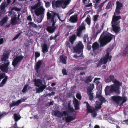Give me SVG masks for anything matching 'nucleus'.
Masks as SVG:
<instances>
[{
	"label": "nucleus",
	"instance_id": "45",
	"mask_svg": "<svg viewBox=\"0 0 128 128\" xmlns=\"http://www.w3.org/2000/svg\"><path fill=\"white\" fill-rule=\"evenodd\" d=\"M73 102L74 105H79L78 100L75 98L74 99Z\"/></svg>",
	"mask_w": 128,
	"mask_h": 128
},
{
	"label": "nucleus",
	"instance_id": "58",
	"mask_svg": "<svg viewBox=\"0 0 128 128\" xmlns=\"http://www.w3.org/2000/svg\"><path fill=\"white\" fill-rule=\"evenodd\" d=\"M6 74L5 73H2L0 74V77L2 79L4 77H5Z\"/></svg>",
	"mask_w": 128,
	"mask_h": 128
},
{
	"label": "nucleus",
	"instance_id": "47",
	"mask_svg": "<svg viewBox=\"0 0 128 128\" xmlns=\"http://www.w3.org/2000/svg\"><path fill=\"white\" fill-rule=\"evenodd\" d=\"M106 1H104L102 3H101L98 6L99 9L101 10L102 9V6H103L104 4L105 3Z\"/></svg>",
	"mask_w": 128,
	"mask_h": 128
},
{
	"label": "nucleus",
	"instance_id": "18",
	"mask_svg": "<svg viewBox=\"0 0 128 128\" xmlns=\"http://www.w3.org/2000/svg\"><path fill=\"white\" fill-rule=\"evenodd\" d=\"M78 15L76 14L71 16L70 18V21L72 23L76 22L78 20Z\"/></svg>",
	"mask_w": 128,
	"mask_h": 128
},
{
	"label": "nucleus",
	"instance_id": "21",
	"mask_svg": "<svg viewBox=\"0 0 128 128\" xmlns=\"http://www.w3.org/2000/svg\"><path fill=\"white\" fill-rule=\"evenodd\" d=\"M56 27L55 26H48L46 28V30L49 33L52 34L55 31V29L56 28Z\"/></svg>",
	"mask_w": 128,
	"mask_h": 128
},
{
	"label": "nucleus",
	"instance_id": "53",
	"mask_svg": "<svg viewBox=\"0 0 128 128\" xmlns=\"http://www.w3.org/2000/svg\"><path fill=\"white\" fill-rule=\"evenodd\" d=\"M21 33V32H20L19 33H18L15 36L14 38L12 40H14L17 39L18 38L19 36L20 35Z\"/></svg>",
	"mask_w": 128,
	"mask_h": 128
},
{
	"label": "nucleus",
	"instance_id": "59",
	"mask_svg": "<svg viewBox=\"0 0 128 128\" xmlns=\"http://www.w3.org/2000/svg\"><path fill=\"white\" fill-rule=\"evenodd\" d=\"M45 6L46 8H49L50 6V3L49 2H46Z\"/></svg>",
	"mask_w": 128,
	"mask_h": 128
},
{
	"label": "nucleus",
	"instance_id": "33",
	"mask_svg": "<svg viewBox=\"0 0 128 128\" xmlns=\"http://www.w3.org/2000/svg\"><path fill=\"white\" fill-rule=\"evenodd\" d=\"M99 45L96 42L93 43L92 46L93 50L94 51L97 50L99 48Z\"/></svg>",
	"mask_w": 128,
	"mask_h": 128
},
{
	"label": "nucleus",
	"instance_id": "29",
	"mask_svg": "<svg viewBox=\"0 0 128 128\" xmlns=\"http://www.w3.org/2000/svg\"><path fill=\"white\" fill-rule=\"evenodd\" d=\"M94 84H90L87 89V94L92 93V92L93 89L94 88Z\"/></svg>",
	"mask_w": 128,
	"mask_h": 128
},
{
	"label": "nucleus",
	"instance_id": "1",
	"mask_svg": "<svg viewBox=\"0 0 128 128\" xmlns=\"http://www.w3.org/2000/svg\"><path fill=\"white\" fill-rule=\"evenodd\" d=\"M111 81L114 83L110 86H107L105 89V92L106 95H110L111 93H114L117 94L120 93V87L122 86V83L114 79V75H110L109 76Z\"/></svg>",
	"mask_w": 128,
	"mask_h": 128
},
{
	"label": "nucleus",
	"instance_id": "64",
	"mask_svg": "<svg viewBox=\"0 0 128 128\" xmlns=\"http://www.w3.org/2000/svg\"><path fill=\"white\" fill-rule=\"evenodd\" d=\"M27 19L28 20L30 21H32V18L30 15H29L28 16Z\"/></svg>",
	"mask_w": 128,
	"mask_h": 128
},
{
	"label": "nucleus",
	"instance_id": "5",
	"mask_svg": "<svg viewBox=\"0 0 128 128\" xmlns=\"http://www.w3.org/2000/svg\"><path fill=\"white\" fill-rule=\"evenodd\" d=\"M53 13V14H52L49 12H48L47 13V19L48 20H50V22H52V25L54 26L55 25L56 22V19H55V18L56 16H57L58 19L62 22L63 21V20H62L60 17L59 16L58 14L54 12H52Z\"/></svg>",
	"mask_w": 128,
	"mask_h": 128
},
{
	"label": "nucleus",
	"instance_id": "63",
	"mask_svg": "<svg viewBox=\"0 0 128 128\" xmlns=\"http://www.w3.org/2000/svg\"><path fill=\"white\" fill-rule=\"evenodd\" d=\"M75 110H78L79 108V105H74Z\"/></svg>",
	"mask_w": 128,
	"mask_h": 128
},
{
	"label": "nucleus",
	"instance_id": "9",
	"mask_svg": "<svg viewBox=\"0 0 128 128\" xmlns=\"http://www.w3.org/2000/svg\"><path fill=\"white\" fill-rule=\"evenodd\" d=\"M45 10L43 7L41 6L34 11V13L37 16H40L42 17L44 16Z\"/></svg>",
	"mask_w": 128,
	"mask_h": 128
},
{
	"label": "nucleus",
	"instance_id": "32",
	"mask_svg": "<svg viewBox=\"0 0 128 128\" xmlns=\"http://www.w3.org/2000/svg\"><path fill=\"white\" fill-rule=\"evenodd\" d=\"M67 58V57L66 56H61L60 57V60L64 64H66V59Z\"/></svg>",
	"mask_w": 128,
	"mask_h": 128
},
{
	"label": "nucleus",
	"instance_id": "24",
	"mask_svg": "<svg viewBox=\"0 0 128 128\" xmlns=\"http://www.w3.org/2000/svg\"><path fill=\"white\" fill-rule=\"evenodd\" d=\"M109 55V53L108 52H107L106 54L105 55L104 57L101 58L100 59H102V62H103L104 64H106L107 62Z\"/></svg>",
	"mask_w": 128,
	"mask_h": 128
},
{
	"label": "nucleus",
	"instance_id": "36",
	"mask_svg": "<svg viewBox=\"0 0 128 128\" xmlns=\"http://www.w3.org/2000/svg\"><path fill=\"white\" fill-rule=\"evenodd\" d=\"M7 6V5H6L5 2H2V3L0 6V8L2 10H4L5 7Z\"/></svg>",
	"mask_w": 128,
	"mask_h": 128
},
{
	"label": "nucleus",
	"instance_id": "62",
	"mask_svg": "<svg viewBox=\"0 0 128 128\" xmlns=\"http://www.w3.org/2000/svg\"><path fill=\"white\" fill-rule=\"evenodd\" d=\"M12 10H14L16 11H20V9L16 7H14L12 8Z\"/></svg>",
	"mask_w": 128,
	"mask_h": 128
},
{
	"label": "nucleus",
	"instance_id": "31",
	"mask_svg": "<svg viewBox=\"0 0 128 128\" xmlns=\"http://www.w3.org/2000/svg\"><path fill=\"white\" fill-rule=\"evenodd\" d=\"M41 4V2H38L37 3L34 5L31 6V10H36L38 9L39 7Z\"/></svg>",
	"mask_w": 128,
	"mask_h": 128
},
{
	"label": "nucleus",
	"instance_id": "16",
	"mask_svg": "<svg viewBox=\"0 0 128 128\" xmlns=\"http://www.w3.org/2000/svg\"><path fill=\"white\" fill-rule=\"evenodd\" d=\"M112 26L113 31L114 32L117 33L120 30V24H112Z\"/></svg>",
	"mask_w": 128,
	"mask_h": 128
},
{
	"label": "nucleus",
	"instance_id": "22",
	"mask_svg": "<svg viewBox=\"0 0 128 128\" xmlns=\"http://www.w3.org/2000/svg\"><path fill=\"white\" fill-rule=\"evenodd\" d=\"M75 119V117L74 116H66L65 118L66 123L70 122L74 120Z\"/></svg>",
	"mask_w": 128,
	"mask_h": 128
},
{
	"label": "nucleus",
	"instance_id": "49",
	"mask_svg": "<svg viewBox=\"0 0 128 128\" xmlns=\"http://www.w3.org/2000/svg\"><path fill=\"white\" fill-rule=\"evenodd\" d=\"M74 12L72 9L70 10L66 14L67 16H69L70 15Z\"/></svg>",
	"mask_w": 128,
	"mask_h": 128
},
{
	"label": "nucleus",
	"instance_id": "61",
	"mask_svg": "<svg viewBox=\"0 0 128 128\" xmlns=\"http://www.w3.org/2000/svg\"><path fill=\"white\" fill-rule=\"evenodd\" d=\"M105 81L106 82H111L109 78H105Z\"/></svg>",
	"mask_w": 128,
	"mask_h": 128
},
{
	"label": "nucleus",
	"instance_id": "6",
	"mask_svg": "<svg viewBox=\"0 0 128 128\" xmlns=\"http://www.w3.org/2000/svg\"><path fill=\"white\" fill-rule=\"evenodd\" d=\"M9 14L11 15V20L10 23L12 25L16 24L17 22V20H19L20 19L19 18L20 14H18L17 17V15L15 12L11 11L9 12Z\"/></svg>",
	"mask_w": 128,
	"mask_h": 128
},
{
	"label": "nucleus",
	"instance_id": "39",
	"mask_svg": "<svg viewBox=\"0 0 128 128\" xmlns=\"http://www.w3.org/2000/svg\"><path fill=\"white\" fill-rule=\"evenodd\" d=\"M14 117L15 120L16 121H18L20 118V117H19L17 114H14Z\"/></svg>",
	"mask_w": 128,
	"mask_h": 128
},
{
	"label": "nucleus",
	"instance_id": "52",
	"mask_svg": "<svg viewBox=\"0 0 128 128\" xmlns=\"http://www.w3.org/2000/svg\"><path fill=\"white\" fill-rule=\"evenodd\" d=\"M102 59H100V60L97 66V67H99L101 66V65L102 64Z\"/></svg>",
	"mask_w": 128,
	"mask_h": 128
},
{
	"label": "nucleus",
	"instance_id": "60",
	"mask_svg": "<svg viewBox=\"0 0 128 128\" xmlns=\"http://www.w3.org/2000/svg\"><path fill=\"white\" fill-rule=\"evenodd\" d=\"M76 69L77 70H84V68L82 67L78 66L77 68Z\"/></svg>",
	"mask_w": 128,
	"mask_h": 128
},
{
	"label": "nucleus",
	"instance_id": "40",
	"mask_svg": "<svg viewBox=\"0 0 128 128\" xmlns=\"http://www.w3.org/2000/svg\"><path fill=\"white\" fill-rule=\"evenodd\" d=\"M88 94V95L89 99V100L91 101H92L94 99V96L93 95V93H90Z\"/></svg>",
	"mask_w": 128,
	"mask_h": 128
},
{
	"label": "nucleus",
	"instance_id": "2",
	"mask_svg": "<svg viewBox=\"0 0 128 128\" xmlns=\"http://www.w3.org/2000/svg\"><path fill=\"white\" fill-rule=\"evenodd\" d=\"M96 83V87L97 89L96 98H98V99L96 102V105L95 107L97 109H100L101 108L103 102H105L106 100L105 98L101 95L102 87L101 83L99 81H97Z\"/></svg>",
	"mask_w": 128,
	"mask_h": 128
},
{
	"label": "nucleus",
	"instance_id": "26",
	"mask_svg": "<svg viewBox=\"0 0 128 128\" xmlns=\"http://www.w3.org/2000/svg\"><path fill=\"white\" fill-rule=\"evenodd\" d=\"M53 113L54 116L58 118H60L63 116V114L61 112L58 110L54 111Z\"/></svg>",
	"mask_w": 128,
	"mask_h": 128
},
{
	"label": "nucleus",
	"instance_id": "37",
	"mask_svg": "<svg viewBox=\"0 0 128 128\" xmlns=\"http://www.w3.org/2000/svg\"><path fill=\"white\" fill-rule=\"evenodd\" d=\"M90 15H88L87 17L85 20L86 22L88 25H90L91 23V20L90 18Z\"/></svg>",
	"mask_w": 128,
	"mask_h": 128
},
{
	"label": "nucleus",
	"instance_id": "43",
	"mask_svg": "<svg viewBox=\"0 0 128 128\" xmlns=\"http://www.w3.org/2000/svg\"><path fill=\"white\" fill-rule=\"evenodd\" d=\"M40 56V53L37 52H35V60L36 61V58L39 57Z\"/></svg>",
	"mask_w": 128,
	"mask_h": 128
},
{
	"label": "nucleus",
	"instance_id": "15",
	"mask_svg": "<svg viewBox=\"0 0 128 128\" xmlns=\"http://www.w3.org/2000/svg\"><path fill=\"white\" fill-rule=\"evenodd\" d=\"M10 54V53L8 51H4L1 58L2 60L4 61V62H7V61L9 60H7Z\"/></svg>",
	"mask_w": 128,
	"mask_h": 128
},
{
	"label": "nucleus",
	"instance_id": "30",
	"mask_svg": "<svg viewBox=\"0 0 128 128\" xmlns=\"http://www.w3.org/2000/svg\"><path fill=\"white\" fill-rule=\"evenodd\" d=\"M128 53V46L126 45V47L124 48L121 54V55L122 56H126Z\"/></svg>",
	"mask_w": 128,
	"mask_h": 128
},
{
	"label": "nucleus",
	"instance_id": "3",
	"mask_svg": "<svg viewBox=\"0 0 128 128\" xmlns=\"http://www.w3.org/2000/svg\"><path fill=\"white\" fill-rule=\"evenodd\" d=\"M116 7L114 15L113 16L112 24H120V21L119 20L121 19L120 16H118L120 14L121 9L123 7V5L120 2L117 1L116 3Z\"/></svg>",
	"mask_w": 128,
	"mask_h": 128
},
{
	"label": "nucleus",
	"instance_id": "28",
	"mask_svg": "<svg viewBox=\"0 0 128 128\" xmlns=\"http://www.w3.org/2000/svg\"><path fill=\"white\" fill-rule=\"evenodd\" d=\"M38 87V88H36V91L37 92L40 93L42 92L44 89L46 88V86L42 84V85Z\"/></svg>",
	"mask_w": 128,
	"mask_h": 128
},
{
	"label": "nucleus",
	"instance_id": "8",
	"mask_svg": "<svg viewBox=\"0 0 128 128\" xmlns=\"http://www.w3.org/2000/svg\"><path fill=\"white\" fill-rule=\"evenodd\" d=\"M84 48V46L82 42L79 41L76 46L73 47V49L75 52L80 54L81 52L82 53Z\"/></svg>",
	"mask_w": 128,
	"mask_h": 128
},
{
	"label": "nucleus",
	"instance_id": "55",
	"mask_svg": "<svg viewBox=\"0 0 128 128\" xmlns=\"http://www.w3.org/2000/svg\"><path fill=\"white\" fill-rule=\"evenodd\" d=\"M74 57L76 58H80V57H82V58H84V56L82 55V53L79 56H77L76 54H75L74 55Z\"/></svg>",
	"mask_w": 128,
	"mask_h": 128
},
{
	"label": "nucleus",
	"instance_id": "50",
	"mask_svg": "<svg viewBox=\"0 0 128 128\" xmlns=\"http://www.w3.org/2000/svg\"><path fill=\"white\" fill-rule=\"evenodd\" d=\"M106 116H107V120L108 121L110 122L111 123V122H112V118L110 116H109L108 117L107 115H106Z\"/></svg>",
	"mask_w": 128,
	"mask_h": 128
},
{
	"label": "nucleus",
	"instance_id": "20",
	"mask_svg": "<svg viewBox=\"0 0 128 128\" xmlns=\"http://www.w3.org/2000/svg\"><path fill=\"white\" fill-rule=\"evenodd\" d=\"M42 64V61L40 60H38V62L36 63L34 66V68L37 72H39V70Z\"/></svg>",
	"mask_w": 128,
	"mask_h": 128
},
{
	"label": "nucleus",
	"instance_id": "19",
	"mask_svg": "<svg viewBox=\"0 0 128 128\" xmlns=\"http://www.w3.org/2000/svg\"><path fill=\"white\" fill-rule=\"evenodd\" d=\"M71 0H66L64 1V0H62V3L61 6L63 9L66 8L67 6L69 4Z\"/></svg>",
	"mask_w": 128,
	"mask_h": 128
},
{
	"label": "nucleus",
	"instance_id": "12",
	"mask_svg": "<svg viewBox=\"0 0 128 128\" xmlns=\"http://www.w3.org/2000/svg\"><path fill=\"white\" fill-rule=\"evenodd\" d=\"M24 57L22 56V55H20V56H16L13 60L12 65L14 67H16L17 64L20 62L23 59Z\"/></svg>",
	"mask_w": 128,
	"mask_h": 128
},
{
	"label": "nucleus",
	"instance_id": "27",
	"mask_svg": "<svg viewBox=\"0 0 128 128\" xmlns=\"http://www.w3.org/2000/svg\"><path fill=\"white\" fill-rule=\"evenodd\" d=\"M22 101L21 100H19L16 102L12 101V103L10 105V107H12L16 106H18L21 102Z\"/></svg>",
	"mask_w": 128,
	"mask_h": 128
},
{
	"label": "nucleus",
	"instance_id": "34",
	"mask_svg": "<svg viewBox=\"0 0 128 128\" xmlns=\"http://www.w3.org/2000/svg\"><path fill=\"white\" fill-rule=\"evenodd\" d=\"M42 52L43 53H44L48 52V48L46 44H44L42 46Z\"/></svg>",
	"mask_w": 128,
	"mask_h": 128
},
{
	"label": "nucleus",
	"instance_id": "51",
	"mask_svg": "<svg viewBox=\"0 0 128 128\" xmlns=\"http://www.w3.org/2000/svg\"><path fill=\"white\" fill-rule=\"evenodd\" d=\"M70 42L69 40L68 41H66V46L70 48H71V45Z\"/></svg>",
	"mask_w": 128,
	"mask_h": 128
},
{
	"label": "nucleus",
	"instance_id": "14",
	"mask_svg": "<svg viewBox=\"0 0 128 128\" xmlns=\"http://www.w3.org/2000/svg\"><path fill=\"white\" fill-rule=\"evenodd\" d=\"M62 0H58L56 1L53 0L52 2V6L53 8H58L61 7Z\"/></svg>",
	"mask_w": 128,
	"mask_h": 128
},
{
	"label": "nucleus",
	"instance_id": "11",
	"mask_svg": "<svg viewBox=\"0 0 128 128\" xmlns=\"http://www.w3.org/2000/svg\"><path fill=\"white\" fill-rule=\"evenodd\" d=\"M86 29L85 26L84 22H82L81 26H79L77 30L76 35L77 36L80 37L82 34V30Z\"/></svg>",
	"mask_w": 128,
	"mask_h": 128
},
{
	"label": "nucleus",
	"instance_id": "25",
	"mask_svg": "<svg viewBox=\"0 0 128 128\" xmlns=\"http://www.w3.org/2000/svg\"><path fill=\"white\" fill-rule=\"evenodd\" d=\"M33 82H34V85L38 87H39L42 84V81L40 79H34Z\"/></svg>",
	"mask_w": 128,
	"mask_h": 128
},
{
	"label": "nucleus",
	"instance_id": "42",
	"mask_svg": "<svg viewBox=\"0 0 128 128\" xmlns=\"http://www.w3.org/2000/svg\"><path fill=\"white\" fill-rule=\"evenodd\" d=\"M8 79V76H5L4 78L2 80V82L3 84L4 85Z\"/></svg>",
	"mask_w": 128,
	"mask_h": 128
},
{
	"label": "nucleus",
	"instance_id": "41",
	"mask_svg": "<svg viewBox=\"0 0 128 128\" xmlns=\"http://www.w3.org/2000/svg\"><path fill=\"white\" fill-rule=\"evenodd\" d=\"M28 24H29L31 26L34 28H36L38 27V26H37V25L36 24H34L33 22H30L28 23Z\"/></svg>",
	"mask_w": 128,
	"mask_h": 128
},
{
	"label": "nucleus",
	"instance_id": "4",
	"mask_svg": "<svg viewBox=\"0 0 128 128\" xmlns=\"http://www.w3.org/2000/svg\"><path fill=\"white\" fill-rule=\"evenodd\" d=\"M115 36L110 33L104 31L101 34L99 40L101 46H103L111 42L113 38L115 39Z\"/></svg>",
	"mask_w": 128,
	"mask_h": 128
},
{
	"label": "nucleus",
	"instance_id": "17",
	"mask_svg": "<svg viewBox=\"0 0 128 128\" xmlns=\"http://www.w3.org/2000/svg\"><path fill=\"white\" fill-rule=\"evenodd\" d=\"M77 35L76 34H73L69 37V41L70 42L72 45H73L77 38Z\"/></svg>",
	"mask_w": 128,
	"mask_h": 128
},
{
	"label": "nucleus",
	"instance_id": "57",
	"mask_svg": "<svg viewBox=\"0 0 128 128\" xmlns=\"http://www.w3.org/2000/svg\"><path fill=\"white\" fill-rule=\"evenodd\" d=\"M98 14L94 16H93V20L95 21H96L98 20Z\"/></svg>",
	"mask_w": 128,
	"mask_h": 128
},
{
	"label": "nucleus",
	"instance_id": "13",
	"mask_svg": "<svg viewBox=\"0 0 128 128\" xmlns=\"http://www.w3.org/2000/svg\"><path fill=\"white\" fill-rule=\"evenodd\" d=\"M86 110L87 112L88 113H91L92 114V116L94 117H96V114L95 112V111L94 110L92 109L91 106L87 102L86 103Z\"/></svg>",
	"mask_w": 128,
	"mask_h": 128
},
{
	"label": "nucleus",
	"instance_id": "48",
	"mask_svg": "<svg viewBox=\"0 0 128 128\" xmlns=\"http://www.w3.org/2000/svg\"><path fill=\"white\" fill-rule=\"evenodd\" d=\"M68 111L69 113H71L74 112V111L73 108L71 107L68 109Z\"/></svg>",
	"mask_w": 128,
	"mask_h": 128
},
{
	"label": "nucleus",
	"instance_id": "44",
	"mask_svg": "<svg viewBox=\"0 0 128 128\" xmlns=\"http://www.w3.org/2000/svg\"><path fill=\"white\" fill-rule=\"evenodd\" d=\"M111 2H109L106 7V8L107 10L110 9L112 6Z\"/></svg>",
	"mask_w": 128,
	"mask_h": 128
},
{
	"label": "nucleus",
	"instance_id": "7",
	"mask_svg": "<svg viewBox=\"0 0 128 128\" xmlns=\"http://www.w3.org/2000/svg\"><path fill=\"white\" fill-rule=\"evenodd\" d=\"M111 98L116 104H118L120 102L121 104H122L127 100L126 96L122 97L118 96H112L111 97Z\"/></svg>",
	"mask_w": 128,
	"mask_h": 128
},
{
	"label": "nucleus",
	"instance_id": "23",
	"mask_svg": "<svg viewBox=\"0 0 128 128\" xmlns=\"http://www.w3.org/2000/svg\"><path fill=\"white\" fill-rule=\"evenodd\" d=\"M93 78L94 77L90 75L86 77L84 79V81L85 83L88 84L91 82Z\"/></svg>",
	"mask_w": 128,
	"mask_h": 128
},
{
	"label": "nucleus",
	"instance_id": "56",
	"mask_svg": "<svg viewBox=\"0 0 128 128\" xmlns=\"http://www.w3.org/2000/svg\"><path fill=\"white\" fill-rule=\"evenodd\" d=\"M62 72L63 75H67V74L66 70V69L64 68L62 70Z\"/></svg>",
	"mask_w": 128,
	"mask_h": 128
},
{
	"label": "nucleus",
	"instance_id": "10",
	"mask_svg": "<svg viewBox=\"0 0 128 128\" xmlns=\"http://www.w3.org/2000/svg\"><path fill=\"white\" fill-rule=\"evenodd\" d=\"M7 62H4V64H2L0 66V69L2 72L7 73L8 71L9 68L8 67L10 65L9 61H7Z\"/></svg>",
	"mask_w": 128,
	"mask_h": 128
},
{
	"label": "nucleus",
	"instance_id": "54",
	"mask_svg": "<svg viewBox=\"0 0 128 128\" xmlns=\"http://www.w3.org/2000/svg\"><path fill=\"white\" fill-rule=\"evenodd\" d=\"M76 97L79 100H80L82 98V97L81 94H80L78 93L76 94Z\"/></svg>",
	"mask_w": 128,
	"mask_h": 128
},
{
	"label": "nucleus",
	"instance_id": "46",
	"mask_svg": "<svg viewBox=\"0 0 128 128\" xmlns=\"http://www.w3.org/2000/svg\"><path fill=\"white\" fill-rule=\"evenodd\" d=\"M28 84H26L24 87V88H23L22 90V92H26L27 90V89L28 88Z\"/></svg>",
	"mask_w": 128,
	"mask_h": 128
},
{
	"label": "nucleus",
	"instance_id": "35",
	"mask_svg": "<svg viewBox=\"0 0 128 128\" xmlns=\"http://www.w3.org/2000/svg\"><path fill=\"white\" fill-rule=\"evenodd\" d=\"M8 20V18L6 17L2 19L0 21V25L1 26H3L6 22Z\"/></svg>",
	"mask_w": 128,
	"mask_h": 128
},
{
	"label": "nucleus",
	"instance_id": "38",
	"mask_svg": "<svg viewBox=\"0 0 128 128\" xmlns=\"http://www.w3.org/2000/svg\"><path fill=\"white\" fill-rule=\"evenodd\" d=\"M44 17H42V16H40L39 17V18H37L36 19H36L35 20V22H36V21L38 23H40L42 21Z\"/></svg>",
	"mask_w": 128,
	"mask_h": 128
}]
</instances>
